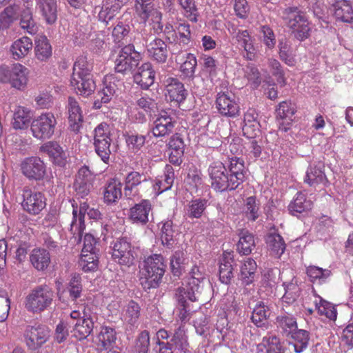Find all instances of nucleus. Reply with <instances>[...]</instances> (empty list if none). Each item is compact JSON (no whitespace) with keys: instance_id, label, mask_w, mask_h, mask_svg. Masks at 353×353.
I'll list each match as a JSON object with an SVG mask.
<instances>
[{"instance_id":"obj_1","label":"nucleus","mask_w":353,"mask_h":353,"mask_svg":"<svg viewBox=\"0 0 353 353\" xmlns=\"http://www.w3.org/2000/svg\"><path fill=\"white\" fill-rule=\"evenodd\" d=\"M279 15L296 39L302 41L310 36L311 24L308 17L298 7L290 6L283 8L279 12Z\"/></svg>"},{"instance_id":"obj_2","label":"nucleus","mask_w":353,"mask_h":353,"mask_svg":"<svg viewBox=\"0 0 353 353\" xmlns=\"http://www.w3.org/2000/svg\"><path fill=\"white\" fill-rule=\"evenodd\" d=\"M166 264L161 254H154L143 261L141 284L145 290L157 288L165 274Z\"/></svg>"},{"instance_id":"obj_3","label":"nucleus","mask_w":353,"mask_h":353,"mask_svg":"<svg viewBox=\"0 0 353 353\" xmlns=\"http://www.w3.org/2000/svg\"><path fill=\"white\" fill-rule=\"evenodd\" d=\"M53 297V291L48 285L37 286L26 297L25 307L33 313L41 312L52 304Z\"/></svg>"},{"instance_id":"obj_4","label":"nucleus","mask_w":353,"mask_h":353,"mask_svg":"<svg viewBox=\"0 0 353 353\" xmlns=\"http://www.w3.org/2000/svg\"><path fill=\"white\" fill-rule=\"evenodd\" d=\"M208 174L211 188L216 192H223L236 190L227 168L221 161H214L208 166Z\"/></svg>"},{"instance_id":"obj_5","label":"nucleus","mask_w":353,"mask_h":353,"mask_svg":"<svg viewBox=\"0 0 353 353\" xmlns=\"http://www.w3.org/2000/svg\"><path fill=\"white\" fill-rule=\"evenodd\" d=\"M28 69L21 63H17L8 65L0 66V81L10 83L12 87L18 90H23L28 83Z\"/></svg>"},{"instance_id":"obj_6","label":"nucleus","mask_w":353,"mask_h":353,"mask_svg":"<svg viewBox=\"0 0 353 353\" xmlns=\"http://www.w3.org/2000/svg\"><path fill=\"white\" fill-rule=\"evenodd\" d=\"M21 206L24 212L32 216H37L46 208L47 199L40 191H33L28 185L21 190Z\"/></svg>"},{"instance_id":"obj_7","label":"nucleus","mask_w":353,"mask_h":353,"mask_svg":"<svg viewBox=\"0 0 353 353\" xmlns=\"http://www.w3.org/2000/svg\"><path fill=\"white\" fill-rule=\"evenodd\" d=\"M152 187V180L139 172L132 171L125 176L124 192L126 196H135L140 194L149 195Z\"/></svg>"},{"instance_id":"obj_8","label":"nucleus","mask_w":353,"mask_h":353,"mask_svg":"<svg viewBox=\"0 0 353 353\" xmlns=\"http://www.w3.org/2000/svg\"><path fill=\"white\" fill-rule=\"evenodd\" d=\"M140 59V54L135 51L134 45H126L119 50L114 60V70L121 74L130 72L138 65Z\"/></svg>"},{"instance_id":"obj_9","label":"nucleus","mask_w":353,"mask_h":353,"mask_svg":"<svg viewBox=\"0 0 353 353\" xmlns=\"http://www.w3.org/2000/svg\"><path fill=\"white\" fill-rule=\"evenodd\" d=\"M57 124V121L53 113H42L32 122V135L38 139H49L54 134Z\"/></svg>"},{"instance_id":"obj_10","label":"nucleus","mask_w":353,"mask_h":353,"mask_svg":"<svg viewBox=\"0 0 353 353\" xmlns=\"http://www.w3.org/2000/svg\"><path fill=\"white\" fill-rule=\"evenodd\" d=\"M23 336L28 348L37 350L48 341L50 331L47 326L41 324L28 325Z\"/></svg>"},{"instance_id":"obj_11","label":"nucleus","mask_w":353,"mask_h":353,"mask_svg":"<svg viewBox=\"0 0 353 353\" xmlns=\"http://www.w3.org/2000/svg\"><path fill=\"white\" fill-rule=\"evenodd\" d=\"M21 173L30 181H43L47 175V166L39 157L25 158L20 165Z\"/></svg>"},{"instance_id":"obj_12","label":"nucleus","mask_w":353,"mask_h":353,"mask_svg":"<svg viewBox=\"0 0 353 353\" xmlns=\"http://www.w3.org/2000/svg\"><path fill=\"white\" fill-rule=\"evenodd\" d=\"M112 258L121 265H132L135 261V252L132 244L125 238L118 239L112 245Z\"/></svg>"},{"instance_id":"obj_13","label":"nucleus","mask_w":353,"mask_h":353,"mask_svg":"<svg viewBox=\"0 0 353 353\" xmlns=\"http://www.w3.org/2000/svg\"><path fill=\"white\" fill-rule=\"evenodd\" d=\"M215 104L219 113L223 117L234 118L239 114V104L232 94L219 92Z\"/></svg>"},{"instance_id":"obj_14","label":"nucleus","mask_w":353,"mask_h":353,"mask_svg":"<svg viewBox=\"0 0 353 353\" xmlns=\"http://www.w3.org/2000/svg\"><path fill=\"white\" fill-rule=\"evenodd\" d=\"M89 210L90 207L86 202L80 203L79 210L77 207L74 208L73 206V217L70 224V232L73 237L77 239L78 241H81L85 228V214Z\"/></svg>"},{"instance_id":"obj_15","label":"nucleus","mask_w":353,"mask_h":353,"mask_svg":"<svg viewBox=\"0 0 353 353\" xmlns=\"http://www.w3.org/2000/svg\"><path fill=\"white\" fill-rule=\"evenodd\" d=\"M296 112V106L291 100H285L279 103L276 108V119L283 121L279 125L281 130L286 132L289 129Z\"/></svg>"},{"instance_id":"obj_16","label":"nucleus","mask_w":353,"mask_h":353,"mask_svg":"<svg viewBox=\"0 0 353 353\" xmlns=\"http://www.w3.org/2000/svg\"><path fill=\"white\" fill-rule=\"evenodd\" d=\"M126 2V0H104L98 13L99 21L108 26L120 12Z\"/></svg>"},{"instance_id":"obj_17","label":"nucleus","mask_w":353,"mask_h":353,"mask_svg":"<svg viewBox=\"0 0 353 353\" xmlns=\"http://www.w3.org/2000/svg\"><path fill=\"white\" fill-rule=\"evenodd\" d=\"M176 121L167 112H161L154 121L152 128L153 135L156 137H161L172 133Z\"/></svg>"},{"instance_id":"obj_18","label":"nucleus","mask_w":353,"mask_h":353,"mask_svg":"<svg viewBox=\"0 0 353 353\" xmlns=\"http://www.w3.org/2000/svg\"><path fill=\"white\" fill-rule=\"evenodd\" d=\"M66 110L70 130L78 132L82 126L83 117L81 108L74 97H68Z\"/></svg>"},{"instance_id":"obj_19","label":"nucleus","mask_w":353,"mask_h":353,"mask_svg":"<svg viewBox=\"0 0 353 353\" xmlns=\"http://www.w3.org/2000/svg\"><path fill=\"white\" fill-rule=\"evenodd\" d=\"M152 210V203L148 199H143L130 209L129 219L132 223L144 225L149 221V214Z\"/></svg>"},{"instance_id":"obj_20","label":"nucleus","mask_w":353,"mask_h":353,"mask_svg":"<svg viewBox=\"0 0 353 353\" xmlns=\"http://www.w3.org/2000/svg\"><path fill=\"white\" fill-rule=\"evenodd\" d=\"M174 171L172 165L167 164L164 168L163 175L153 182V187L149 191V195L157 196L165 191L170 190L174 181Z\"/></svg>"},{"instance_id":"obj_21","label":"nucleus","mask_w":353,"mask_h":353,"mask_svg":"<svg viewBox=\"0 0 353 353\" xmlns=\"http://www.w3.org/2000/svg\"><path fill=\"white\" fill-rule=\"evenodd\" d=\"M40 150L48 154L53 164L64 167L67 163V156L62 147L56 141H48L42 145Z\"/></svg>"},{"instance_id":"obj_22","label":"nucleus","mask_w":353,"mask_h":353,"mask_svg":"<svg viewBox=\"0 0 353 353\" xmlns=\"http://www.w3.org/2000/svg\"><path fill=\"white\" fill-rule=\"evenodd\" d=\"M166 97L171 101L180 104L183 102L187 96L188 92L184 85L178 79L169 77L166 79Z\"/></svg>"},{"instance_id":"obj_23","label":"nucleus","mask_w":353,"mask_h":353,"mask_svg":"<svg viewBox=\"0 0 353 353\" xmlns=\"http://www.w3.org/2000/svg\"><path fill=\"white\" fill-rule=\"evenodd\" d=\"M148 56L158 63H165L168 59V50L167 44L159 38H155L147 46Z\"/></svg>"},{"instance_id":"obj_24","label":"nucleus","mask_w":353,"mask_h":353,"mask_svg":"<svg viewBox=\"0 0 353 353\" xmlns=\"http://www.w3.org/2000/svg\"><path fill=\"white\" fill-rule=\"evenodd\" d=\"M70 85L77 94L84 97H89L95 90L96 85L93 77H71Z\"/></svg>"},{"instance_id":"obj_25","label":"nucleus","mask_w":353,"mask_h":353,"mask_svg":"<svg viewBox=\"0 0 353 353\" xmlns=\"http://www.w3.org/2000/svg\"><path fill=\"white\" fill-rule=\"evenodd\" d=\"M154 78L155 72L149 62L143 63L134 76V82L144 90L148 89L154 83Z\"/></svg>"},{"instance_id":"obj_26","label":"nucleus","mask_w":353,"mask_h":353,"mask_svg":"<svg viewBox=\"0 0 353 353\" xmlns=\"http://www.w3.org/2000/svg\"><path fill=\"white\" fill-rule=\"evenodd\" d=\"M35 58L41 62H47L52 55V47L45 35H37L34 39Z\"/></svg>"},{"instance_id":"obj_27","label":"nucleus","mask_w":353,"mask_h":353,"mask_svg":"<svg viewBox=\"0 0 353 353\" xmlns=\"http://www.w3.org/2000/svg\"><path fill=\"white\" fill-rule=\"evenodd\" d=\"M233 252H223L219 262V279L222 283L229 284L233 277Z\"/></svg>"},{"instance_id":"obj_28","label":"nucleus","mask_w":353,"mask_h":353,"mask_svg":"<svg viewBox=\"0 0 353 353\" xmlns=\"http://www.w3.org/2000/svg\"><path fill=\"white\" fill-rule=\"evenodd\" d=\"M117 340V333L114 328L109 326H102L97 334L95 344L99 350L111 348Z\"/></svg>"},{"instance_id":"obj_29","label":"nucleus","mask_w":353,"mask_h":353,"mask_svg":"<svg viewBox=\"0 0 353 353\" xmlns=\"http://www.w3.org/2000/svg\"><path fill=\"white\" fill-rule=\"evenodd\" d=\"M37 8L48 24H54L57 19V0H37Z\"/></svg>"},{"instance_id":"obj_30","label":"nucleus","mask_w":353,"mask_h":353,"mask_svg":"<svg viewBox=\"0 0 353 353\" xmlns=\"http://www.w3.org/2000/svg\"><path fill=\"white\" fill-rule=\"evenodd\" d=\"M228 169V171L230 177L231 178V181H232V183H234L236 189L245 180V170L244 161L237 157L231 158Z\"/></svg>"},{"instance_id":"obj_31","label":"nucleus","mask_w":353,"mask_h":353,"mask_svg":"<svg viewBox=\"0 0 353 353\" xmlns=\"http://www.w3.org/2000/svg\"><path fill=\"white\" fill-rule=\"evenodd\" d=\"M235 39L238 45L244 50L245 57L250 61L254 60L256 57V49L254 46V39L250 32L247 30H239Z\"/></svg>"},{"instance_id":"obj_32","label":"nucleus","mask_w":353,"mask_h":353,"mask_svg":"<svg viewBox=\"0 0 353 353\" xmlns=\"http://www.w3.org/2000/svg\"><path fill=\"white\" fill-rule=\"evenodd\" d=\"M283 347L279 338L270 336L263 338L262 342L257 345L256 353H284Z\"/></svg>"},{"instance_id":"obj_33","label":"nucleus","mask_w":353,"mask_h":353,"mask_svg":"<svg viewBox=\"0 0 353 353\" xmlns=\"http://www.w3.org/2000/svg\"><path fill=\"white\" fill-rule=\"evenodd\" d=\"M334 15L336 19L350 22L353 19V8L347 0H336L333 4Z\"/></svg>"},{"instance_id":"obj_34","label":"nucleus","mask_w":353,"mask_h":353,"mask_svg":"<svg viewBox=\"0 0 353 353\" xmlns=\"http://www.w3.org/2000/svg\"><path fill=\"white\" fill-rule=\"evenodd\" d=\"M32 48V41L28 37H23L16 40L10 47V52L15 60L25 57Z\"/></svg>"},{"instance_id":"obj_35","label":"nucleus","mask_w":353,"mask_h":353,"mask_svg":"<svg viewBox=\"0 0 353 353\" xmlns=\"http://www.w3.org/2000/svg\"><path fill=\"white\" fill-rule=\"evenodd\" d=\"M93 70V61L89 60L86 56H79L77 57L73 65V72L71 77H93L92 71Z\"/></svg>"},{"instance_id":"obj_36","label":"nucleus","mask_w":353,"mask_h":353,"mask_svg":"<svg viewBox=\"0 0 353 353\" xmlns=\"http://www.w3.org/2000/svg\"><path fill=\"white\" fill-rule=\"evenodd\" d=\"M30 260L34 268L38 270H44L50 263V256L49 252L43 248H34L30 255Z\"/></svg>"},{"instance_id":"obj_37","label":"nucleus","mask_w":353,"mask_h":353,"mask_svg":"<svg viewBox=\"0 0 353 353\" xmlns=\"http://www.w3.org/2000/svg\"><path fill=\"white\" fill-rule=\"evenodd\" d=\"M318 314L325 319L335 321L337 317V310L332 303L323 299L319 296H315L314 301Z\"/></svg>"},{"instance_id":"obj_38","label":"nucleus","mask_w":353,"mask_h":353,"mask_svg":"<svg viewBox=\"0 0 353 353\" xmlns=\"http://www.w3.org/2000/svg\"><path fill=\"white\" fill-rule=\"evenodd\" d=\"M266 243L270 254L276 258H280L285 250L286 244L285 241L279 234L271 233L268 234Z\"/></svg>"},{"instance_id":"obj_39","label":"nucleus","mask_w":353,"mask_h":353,"mask_svg":"<svg viewBox=\"0 0 353 353\" xmlns=\"http://www.w3.org/2000/svg\"><path fill=\"white\" fill-rule=\"evenodd\" d=\"M170 342L174 350L181 353L189 352L190 344L184 325L181 324L175 330Z\"/></svg>"},{"instance_id":"obj_40","label":"nucleus","mask_w":353,"mask_h":353,"mask_svg":"<svg viewBox=\"0 0 353 353\" xmlns=\"http://www.w3.org/2000/svg\"><path fill=\"white\" fill-rule=\"evenodd\" d=\"M125 142L129 151L138 153L145 144L146 137L136 132H126L123 134Z\"/></svg>"},{"instance_id":"obj_41","label":"nucleus","mask_w":353,"mask_h":353,"mask_svg":"<svg viewBox=\"0 0 353 353\" xmlns=\"http://www.w3.org/2000/svg\"><path fill=\"white\" fill-rule=\"evenodd\" d=\"M26 8L22 11L20 19L21 28L30 34H34L38 30V27L33 19L32 12L29 6H32V1L28 0L26 2Z\"/></svg>"},{"instance_id":"obj_42","label":"nucleus","mask_w":353,"mask_h":353,"mask_svg":"<svg viewBox=\"0 0 353 353\" xmlns=\"http://www.w3.org/2000/svg\"><path fill=\"white\" fill-rule=\"evenodd\" d=\"M256 269L257 265L254 259L248 258L244 261L240 270V279L243 284L248 285L253 283Z\"/></svg>"},{"instance_id":"obj_43","label":"nucleus","mask_w":353,"mask_h":353,"mask_svg":"<svg viewBox=\"0 0 353 353\" xmlns=\"http://www.w3.org/2000/svg\"><path fill=\"white\" fill-rule=\"evenodd\" d=\"M208 202L205 199H196L190 201L186 205L187 216L191 219H200L206 210Z\"/></svg>"},{"instance_id":"obj_44","label":"nucleus","mask_w":353,"mask_h":353,"mask_svg":"<svg viewBox=\"0 0 353 353\" xmlns=\"http://www.w3.org/2000/svg\"><path fill=\"white\" fill-rule=\"evenodd\" d=\"M32 118L30 111L24 107L19 106L14 112L12 122L13 128L22 130L27 128Z\"/></svg>"},{"instance_id":"obj_45","label":"nucleus","mask_w":353,"mask_h":353,"mask_svg":"<svg viewBox=\"0 0 353 353\" xmlns=\"http://www.w3.org/2000/svg\"><path fill=\"white\" fill-rule=\"evenodd\" d=\"M93 328L92 319H79L74 325L73 336L79 341L85 339L91 334Z\"/></svg>"},{"instance_id":"obj_46","label":"nucleus","mask_w":353,"mask_h":353,"mask_svg":"<svg viewBox=\"0 0 353 353\" xmlns=\"http://www.w3.org/2000/svg\"><path fill=\"white\" fill-rule=\"evenodd\" d=\"M304 181L310 186H316L319 184L326 185L327 179L321 168L310 165L307 170Z\"/></svg>"},{"instance_id":"obj_47","label":"nucleus","mask_w":353,"mask_h":353,"mask_svg":"<svg viewBox=\"0 0 353 353\" xmlns=\"http://www.w3.org/2000/svg\"><path fill=\"white\" fill-rule=\"evenodd\" d=\"M121 195V183L112 180L108 183L103 192L104 201L108 204L116 203Z\"/></svg>"},{"instance_id":"obj_48","label":"nucleus","mask_w":353,"mask_h":353,"mask_svg":"<svg viewBox=\"0 0 353 353\" xmlns=\"http://www.w3.org/2000/svg\"><path fill=\"white\" fill-rule=\"evenodd\" d=\"M183 16L191 22L196 23L199 16L195 0H176Z\"/></svg>"},{"instance_id":"obj_49","label":"nucleus","mask_w":353,"mask_h":353,"mask_svg":"<svg viewBox=\"0 0 353 353\" xmlns=\"http://www.w3.org/2000/svg\"><path fill=\"white\" fill-rule=\"evenodd\" d=\"M255 247L254 236L247 230H242L239 234L237 249L240 254H250Z\"/></svg>"},{"instance_id":"obj_50","label":"nucleus","mask_w":353,"mask_h":353,"mask_svg":"<svg viewBox=\"0 0 353 353\" xmlns=\"http://www.w3.org/2000/svg\"><path fill=\"white\" fill-rule=\"evenodd\" d=\"M269 315L268 307L263 303L260 302L254 307L251 319L257 327H266Z\"/></svg>"},{"instance_id":"obj_51","label":"nucleus","mask_w":353,"mask_h":353,"mask_svg":"<svg viewBox=\"0 0 353 353\" xmlns=\"http://www.w3.org/2000/svg\"><path fill=\"white\" fill-rule=\"evenodd\" d=\"M243 123L242 129L244 135L248 138H253L256 136V132L259 130V123L256 121L254 110H249L245 113Z\"/></svg>"},{"instance_id":"obj_52","label":"nucleus","mask_w":353,"mask_h":353,"mask_svg":"<svg viewBox=\"0 0 353 353\" xmlns=\"http://www.w3.org/2000/svg\"><path fill=\"white\" fill-rule=\"evenodd\" d=\"M312 207V202L306 199L305 194L302 192H298L294 199L289 205V210L294 213H302L309 210Z\"/></svg>"},{"instance_id":"obj_53","label":"nucleus","mask_w":353,"mask_h":353,"mask_svg":"<svg viewBox=\"0 0 353 353\" xmlns=\"http://www.w3.org/2000/svg\"><path fill=\"white\" fill-rule=\"evenodd\" d=\"M19 7L16 4L7 6L0 13V28L7 29L17 19Z\"/></svg>"},{"instance_id":"obj_54","label":"nucleus","mask_w":353,"mask_h":353,"mask_svg":"<svg viewBox=\"0 0 353 353\" xmlns=\"http://www.w3.org/2000/svg\"><path fill=\"white\" fill-rule=\"evenodd\" d=\"M306 274L312 283L323 284L330 276L331 271L316 265H310L306 268Z\"/></svg>"},{"instance_id":"obj_55","label":"nucleus","mask_w":353,"mask_h":353,"mask_svg":"<svg viewBox=\"0 0 353 353\" xmlns=\"http://www.w3.org/2000/svg\"><path fill=\"white\" fill-rule=\"evenodd\" d=\"M293 347L296 353H301L307 347L310 334L305 330H297L292 332Z\"/></svg>"},{"instance_id":"obj_56","label":"nucleus","mask_w":353,"mask_h":353,"mask_svg":"<svg viewBox=\"0 0 353 353\" xmlns=\"http://www.w3.org/2000/svg\"><path fill=\"white\" fill-rule=\"evenodd\" d=\"M205 279L203 268L198 265H194L190 273L187 281V285L192 290H198L200 283Z\"/></svg>"},{"instance_id":"obj_57","label":"nucleus","mask_w":353,"mask_h":353,"mask_svg":"<svg viewBox=\"0 0 353 353\" xmlns=\"http://www.w3.org/2000/svg\"><path fill=\"white\" fill-rule=\"evenodd\" d=\"M157 10H158V9L155 8L154 3H141L140 4H134V11L135 14L143 23H146L149 20L151 14L154 13Z\"/></svg>"},{"instance_id":"obj_58","label":"nucleus","mask_w":353,"mask_h":353,"mask_svg":"<svg viewBox=\"0 0 353 353\" xmlns=\"http://www.w3.org/2000/svg\"><path fill=\"white\" fill-rule=\"evenodd\" d=\"M140 315V305L133 300L130 301L125 309V320L129 324L134 325L138 322Z\"/></svg>"},{"instance_id":"obj_59","label":"nucleus","mask_w":353,"mask_h":353,"mask_svg":"<svg viewBox=\"0 0 353 353\" xmlns=\"http://www.w3.org/2000/svg\"><path fill=\"white\" fill-rule=\"evenodd\" d=\"M79 263L84 272H90L97 268L99 261L95 252H81Z\"/></svg>"},{"instance_id":"obj_60","label":"nucleus","mask_w":353,"mask_h":353,"mask_svg":"<svg viewBox=\"0 0 353 353\" xmlns=\"http://www.w3.org/2000/svg\"><path fill=\"white\" fill-rule=\"evenodd\" d=\"M67 289L69 292L70 297L72 301H75L81 296L83 285L81 277L79 274H74L72 276Z\"/></svg>"},{"instance_id":"obj_61","label":"nucleus","mask_w":353,"mask_h":353,"mask_svg":"<svg viewBox=\"0 0 353 353\" xmlns=\"http://www.w3.org/2000/svg\"><path fill=\"white\" fill-rule=\"evenodd\" d=\"M112 139L94 141V150L97 155L105 164L109 163L111 154L110 145Z\"/></svg>"},{"instance_id":"obj_62","label":"nucleus","mask_w":353,"mask_h":353,"mask_svg":"<svg viewBox=\"0 0 353 353\" xmlns=\"http://www.w3.org/2000/svg\"><path fill=\"white\" fill-rule=\"evenodd\" d=\"M260 203L255 196H249L245 202V214L246 217L251 221H256L259 216Z\"/></svg>"},{"instance_id":"obj_63","label":"nucleus","mask_w":353,"mask_h":353,"mask_svg":"<svg viewBox=\"0 0 353 353\" xmlns=\"http://www.w3.org/2000/svg\"><path fill=\"white\" fill-rule=\"evenodd\" d=\"M197 61L196 57L192 53H188L185 60L181 65L180 71L184 77L192 78L194 77Z\"/></svg>"},{"instance_id":"obj_64","label":"nucleus","mask_w":353,"mask_h":353,"mask_svg":"<svg viewBox=\"0 0 353 353\" xmlns=\"http://www.w3.org/2000/svg\"><path fill=\"white\" fill-rule=\"evenodd\" d=\"M173 223L168 220L164 222L161 228V239L162 243L168 248L172 247L174 243Z\"/></svg>"}]
</instances>
